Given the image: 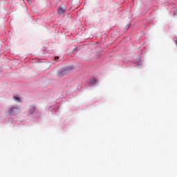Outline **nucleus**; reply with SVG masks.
I'll use <instances>...</instances> for the list:
<instances>
[{"label":"nucleus","instance_id":"obj_1","mask_svg":"<svg viewBox=\"0 0 177 177\" xmlns=\"http://www.w3.org/2000/svg\"><path fill=\"white\" fill-rule=\"evenodd\" d=\"M68 73H69V70L66 68H64L57 71V77H62L68 74Z\"/></svg>","mask_w":177,"mask_h":177},{"label":"nucleus","instance_id":"obj_2","mask_svg":"<svg viewBox=\"0 0 177 177\" xmlns=\"http://www.w3.org/2000/svg\"><path fill=\"white\" fill-rule=\"evenodd\" d=\"M10 115H16L20 113V109L17 107H12L8 110Z\"/></svg>","mask_w":177,"mask_h":177},{"label":"nucleus","instance_id":"obj_3","mask_svg":"<svg viewBox=\"0 0 177 177\" xmlns=\"http://www.w3.org/2000/svg\"><path fill=\"white\" fill-rule=\"evenodd\" d=\"M66 10V8L64 5H61L58 7L57 12L59 14H64Z\"/></svg>","mask_w":177,"mask_h":177},{"label":"nucleus","instance_id":"obj_4","mask_svg":"<svg viewBox=\"0 0 177 177\" xmlns=\"http://www.w3.org/2000/svg\"><path fill=\"white\" fill-rule=\"evenodd\" d=\"M96 82H97V80L95 78L91 79V81H90V84H92V85L95 84Z\"/></svg>","mask_w":177,"mask_h":177},{"label":"nucleus","instance_id":"obj_5","mask_svg":"<svg viewBox=\"0 0 177 177\" xmlns=\"http://www.w3.org/2000/svg\"><path fill=\"white\" fill-rule=\"evenodd\" d=\"M14 100L17 102H21L20 98L17 97H13Z\"/></svg>","mask_w":177,"mask_h":177},{"label":"nucleus","instance_id":"obj_6","mask_svg":"<svg viewBox=\"0 0 177 177\" xmlns=\"http://www.w3.org/2000/svg\"><path fill=\"white\" fill-rule=\"evenodd\" d=\"M30 110L32 111L30 112V114H32V113L34 112V111H35V106H30Z\"/></svg>","mask_w":177,"mask_h":177},{"label":"nucleus","instance_id":"obj_7","mask_svg":"<svg viewBox=\"0 0 177 177\" xmlns=\"http://www.w3.org/2000/svg\"><path fill=\"white\" fill-rule=\"evenodd\" d=\"M59 57L58 56H55L54 58V60H55L56 62H57L59 60Z\"/></svg>","mask_w":177,"mask_h":177},{"label":"nucleus","instance_id":"obj_8","mask_svg":"<svg viewBox=\"0 0 177 177\" xmlns=\"http://www.w3.org/2000/svg\"><path fill=\"white\" fill-rule=\"evenodd\" d=\"M104 5H105V3H104V4L102 5V6L99 7V8H104Z\"/></svg>","mask_w":177,"mask_h":177},{"label":"nucleus","instance_id":"obj_9","mask_svg":"<svg viewBox=\"0 0 177 177\" xmlns=\"http://www.w3.org/2000/svg\"><path fill=\"white\" fill-rule=\"evenodd\" d=\"M108 14H110V11H107Z\"/></svg>","mask_w":177,"mask_h":177},{"label":"nucleus","instance_id":"obj_10","mask_svg":"<svg viewBox=\"0 0 177 177\" xmlns=\"http://www.w3.org/2000/svg\"><path fill=\"white\" fill-rule=\"evenodd\" d=\"M176 45H177V41H176Z\"/></svg>","mask_w":177,"mask_h":177}]
</instances>
